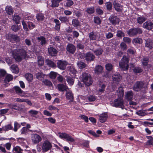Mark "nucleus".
<instances>
[{"label":"nucleus","mask_w":153,"mask_h":153,"mask_svg":"<svg viewBox=\"0 0 153 153\" xmlns=\"http://www.w3.org/2000/svg\"><path fill=\"white\" fill-rule=\"evenodd\" d=\"M26 51L23 48L17 49L14 51L12 53L13 58L18 62H21L27 56Z\"/></svg>","instance_id":"1"},{"label":"nucleus","mask_w":153,"mask_h":153,"mask_svg":"<svg viewBox=\"0 0 153 153\" xmlns=\"http://www.w3.org/2000/svg\"><path fill=\"white\" fill-rule=\"evenodd\" d=\"M147 86V83L141 81L136 82L133 86V90L136 91H139L142 89H146Z\"/></svg>","instance_id":"2"},{"label":"nucleus","mask_w":153,"mask_h":153,"mask_svg":"<svg viewBox=\"0 0 153 153\" xmlns=\"http://www.w3.org/2000/svg\"><path fill=\"white\" fill-rule=\"evenodd\" d=\"M82 81L87 86H89L92 83L91 78L90 74L85 72L83 73L82 75Z\"/></svg>","instance_id":"3"},{"label":"nucleus","mask_w":153,"mask_h":153,"mask_svg":"<svg viewBox=\"0 0 153 153\" xmlns=\"http://www.w3.org/2000/svg\"><path fill=\"white\" fill-rule=\"evenodd\" d=\"M128 58L126 56H123L119 63L120 68L123 70H127L128 68Z\"/></svg>","instance_id":"4"},{"label":"nucleus","mask_w":153,"mask_h":153,"mask_svg":"<svg viewBox=\"0 0 153 153\" xmlns=\"http://www.w3.org/2000/svg\"><path fill=\"white\" fill-rule=\"evenodd\" d=\"M52 148L51 143L48 140L44 141L42 145V149L44 152H46L51 150Z\"/></svg>","instance_id":"5"},{"label":"nucleus","mask_w":153,"mask_h":153,"mask_svg":"<svg viewBox=\"0 0 153 153\" xmlns=\"http://www.w3.org/2000/svg\"><path fill=\"white\" fill-rule=\"evenodd\" d=\"M57 135L61 139H66L68 141L74 142L75 141L74 139L70 135L66 133L59 132Z\"/></svg>","instance_id":"6"},{"label":"nucleus","mask_w":153,"mask_h":153,"mask_svg":"<svg viewBox=\"0 0 153 153\" xmlns=\"http://www.w3.org/2000/svg\"><path fill=\"white\" fill-rule=\"evenodd\" d=\"M143 32L141 29L138 27L130 29L127 31V33L130 36H134L142 34Z\"/></svg>","instance_id":"7"},{"label":"nucleus","mask_w":153,"mask_h":153,"mask_svg":"<svg viewBox=\"0 0 153 153\" xmlns=\"http://www.w3.org/2000/svg\"><path fill=\"white\" fill-rule=\"evenodd\" d=\"M26 21L23 20L22 22L24 29L26 31H28L35 27V25L31 22H28L26 23Z\"/></svg>","instance_id":"8"},{"label":"nucleus","mask_w":153,"mask_h":153,"mask_svg":"<svg viewBox=\"0 0 153 153\" xmlns=\"http://www.w3.org/2000/svg\"><path fill=\"white\" fill-rule=\"evenodd\" d=\"M31 138L32 142L34 144L39 143L42 140L41 137L37 134H32Z\"/></svg>","instance_id":"9"},{"label":"nucleus","mask_w":153,"mask_h":153,"mask_svg":"<svg viewBox=\"0 0 153 153\" xmlns=\"http://www.w3.org/2000/svg\"><path fill=\"white\" fill-rule=\"evenodd\" d=\"M112 105L115 107H120L123 109L124 106L123 99L121 98L116 99L114 100Z\"/></svg>","instance_id":"10"},{"label":"nucleus","mask_w":153,"mask_h":153,"mask_svg":"<svg viewBox=\"0 0 153 153\" xmlns=\"http://www.w3.org/2000/svg\"><path fill=\"white\" fill-rule=\"evenodd\" d=\"M143 27L147 30H151L153 28V23L150 20H148L143 24Z\"/></svg>","instance_id":"11"},{"label":"nucleus","mask_w":153,"mask_h":153,"mask_svg":"<svg viewBox=\"0 0 153 153\" xmlns=\"http://www.w3.org/2000/svg\"><path fill=\"white\" fill-rule=\"evenodd\" d=\"M57 64L58 68L60 69L64 70L66 68L68 63L66 61L58 60Z\"/></svg>","instance_id":"12"},{"label":"nucleus","mask_w":153,"mask_h":153,"mask_svg":"<svg viewBox=\"0 0 153 153\" xmlns=\"http://www.w3.org/2000/svg\"><path fill=\"white\" fill-rule=\"evenodd\" d=\"M89 37L90 40H100V35L99 33L96 32L93 33V32L89 34Z\"/></svg>","instance_id":"13"},{"label":"nucleus","mask_w":153,"mask_h":153,"mask_svg":"<svg viewBox=\"0 0 153 153\" xmlns=\"http://www.w3.org/2000/svg\"><path fill=\"white\" fill-rule=\"evenodd\" d=\"M85 57V59L87 61H93L95 58V56L90 52L86 53Z\"/></svg>","instance_id":"14"},{"label":"nucleus","mask_w":153,"mask_h":153,"mask_svg":"<svg viewBox=\"0 0 153 153\" xmlns=\"http://www.w3.org/2000/svg\"><path fill=\"white\" fill-rule=\"evenodd\" d=\"M110 22L113 24L116 25L119 23V19L117 16L111 15L109 18Z\"/></svg>","instance_id":"15"},{"label":"nucleus","mask_w":153,"mask_h":153,"mask_svg":"<svg viewBox=\"0 0 153 153\" xmlns=\"http://www.w3.org/2000/svg\"><path fill=\"white\" fill-rule=\"evenodd\" d=\"M66 50L70 53L73 54L76 51V47L73 44H69L67 45Z\"/></svg>","instance_id":"16"},{"label":"nucleus","mask_w":153,"mask_h":153,"mask_svg":"<svg viewBox=\"0 0 153 153\" xmlns=\"http://www.w3.org/2000/svg\"><path fill=\"white\" fill-rule=\"evenodd\" d=\"M39 43L42 46L46 44L47 41L46 38L43 36H40L37 38Z\"/></svg>","instance_id":"17"},{"label":"nucleus","mask_w":153,"mask_h":153,"mask_svg":"<svg viewBox=\"0 0 153 153\" xmlns=\"http://www.w3.org/2000/svg\"><path fill=\"white\" fill-rule=\"evenodd\" d=\"M48 52L49 54L52 56H56L57 51L54 48L52 47H50L48 48Z\"/></svg>","instance_id":"18"},{"label":"nucleus","mask_w":153,"mask_h":153,"mask_svg":"<svg viewBox=\"0 0 153 153\" xmlns=\"http://www.w3.org/2000/svg\"><path fill=\"white\" fill-rule=\"evenodd\" d=\"M57 87L59 90L60 91H67L68 88L65 85L60 84L58 85Z\"/></svg>","instance_id":"19"},{"label":"nucleus","mask_w":153,"mask_h":153,"mask_svg":"<svg viewBox=\"0 0 153 153\" xmlns=\"http://www.w3.org/2000/svg\"><path fill=\"white\" fill-rule=\"evenodd\" d=\"M114 7L116 10L118 12L122 11V7L121 5L117 3L116 1H114L113 3Z\"/></svg>","instance_id":"20"},{"label":"nucleus","mask_w":153,"mask_h":153,"mask_svg":"<svg viewBox=\"0 0 153 153\" xmlns=\"http://www.w3.org/2000/svg\"><path fill=\"white\" fill-rule=\"evenodd\" d=\"M133 94L132 91H128L126 94L125 98L126 99L130 100L133 97Z\"/></svg>","instance_id":"21"},{"label":"nucleus","mask_w":153,"mask_h":153,"mask_svg":"<svg viewBox=\"0 0 153 153\" xmlns=\"http://www.w3.org/2000/svg\"><path fill=\"white\" fill-rule=\"evenodd\" d=\"M131 65V67L133 68V70L135 73H140L142 72L143 70L140 67H135L133 64H132Z\"/></svg>","instance_id":"22"},{"label":"nucleus","mask_w":153,"mask_h":153,"mask_svg":"<svg viewBox=\"0 0 153 153\" xmlns=\"http://www.w3.org/2000/svg\"><path fill=\"white\" fill-rule=\"evenodd\" d=\"M45 63L49 66L52 68H55L56 67V64L55 63L51 60L49 59H46L45 61Z\"/></svg>","instance_id":"23"},{"label":"nucleus","mask_w":153,"mask_h":153,"mask_svg":"<svg viewBox=\"0 0 153 153\" xmlns=\"http://www.w3.org/2000/svg\"><path fill=\"white\" fill-rule=\"evenodd\" d=\"M145 46L150 49H152V41L150 39H148L146 40H145Z\"/></svg>","instance_id":"24"},{"label":"nucleus","mask_w":153,"mask_h":153,"mask_svg":"<svg viewBox=\"0 0 153 153\" xmlns=\"http://www.w3.org/2000/svg\"><path fill=\"white\" fill-rule=\"evenodd\" d=\"M112 78L114 82H119L121 79V76L118 74L113 75Z\"/></svg>","instance_id":"25"},{"label":"nucleus","mask_w":153,"mask_h":153,"mask_svg":"<svg viewBox=\"0 0 153 153\" xmlns=\"http://www.w3.org/2000/svg\"><path fill=\"white\" fill-rule=\"evenodd\" d=\"M62 1V0H52L51 7H58L59 5V3Z\"/></svg>","instance_id":"26"},{"label":"nucleus","mask_w":153,"mask_h":153,"mask_svg":"<svg viewBox=\"0 0 153 153\" xmlns=\"http://www.w3.org/2000/svg\"><path fill=\"white\" fill-rule=\"evenodd\" d=\"M8 39L16 41H19L20 39L19 37L18 36L14 34H10Z\"/></svg>","instance_id":"27"},{"label":"nucleus","mask_w":153,"mask_h":153,"mask_svg":"<svg viewBox=\"0 0 153 153\" xmlns=\"http://www.w3.org/2000/svg\"><path fill=\"white\" fill-rule=\"evenodd\" d=\"M13 76L11 75L10 74H7L4 79L5 82L8 83L13 79Z\"/></svg>","instance_id":"28"},{"label":"nucleus","mask_w":153,"mask_h":153,"mask_svg":"<svg viewBox=\"0 0 153 153\" xmlns=\"http://www.w3.org/2000/svg\"><path fill=\"white\" fill-rule=\"evenodd\" d=\"M146 19V18L143 16H140L138 17L137 19V22L138 24H142L145 21Z\"/></svg>","instance_id":"29"},{"label":"nucleus","mask_w":153,"mask_h":153,"mask_svg":"<svg viewBox=\"0 0 153 153\" xmlns=\"http://www.w3.org/2000/svg\"><path fill=\"white\" fill-rule=\"evenodd\" d=\"M66 98L68 100H72L73 99V94L72 92L70 91H66Z\"/></svg>","instance_id":"30"},{"label":"nucleus","mask_w":153,"mask_h":153,"mask_svg":"<svg viewBox=\"0 0 153 153\" xmlns=\"http://www.w3.org/2000/svg\"><path fill=\"white\" fill-rule=\"evenodd\" d=\"M103 70L102 66L99 65L96 66L95 69V73L97 74L101 73Z\"/></svg>","instance_id":"31"},{"label":"nucleus","mask_w":153,"mask_h":153,"mask_svg":"<svg viewBox=\"0 0 153 153\" xmlns=\"http://www.w3.org/2000/svg\"><path fill=\"white\" fill-rule=\"evenodd\" d=\"M20 19V17L17 14H15L13 16V21L15 22V23L17 24L19 23Z\"/></svg>","instance_id":"32"},{"label":"nucleus","mask_w":153,"mask_h":153,"mask_svg":"<svg viewBox=\"0 0 153 153\" xmlns=\"http://www.w3.org/2000/svg\"><path fill=\"white\" fill-rule=\"evenodd\" d=\"M132 42L133 44H142L143 43V40L139 38H136L133 39Z\"/></svg>","instance_id":"33"},{"label":"nucleus","mask_w":153,"mask_h":153,"mask_svg":"<svg viewBox=\"0 0 153 153\" xmlns=\"http://www.w3.org/2000/svg\"><path fill=\"white\" fill-rule=\"evenodd\" d=\"M85 11L87 12V13L89 14H91L94 13L95 11L94 8V7H88L86 9Z\"/></svg>","instance_id":"34"},{"label":"nucleus","mask_w":153,"mask_h":153,"mask_svg":"<svg viewBox=\"0 0 153 153\" xmlns=\"http://www.w3.org/2000/svg\"><path fill=\"white\" fill-rule=\"evenodd\" d=\"M6 11L7 13L9 15H11L13 13V10L11 6H7L6 7Z\"/></svg>","instance_id":"35"},{"label":"nucleus","mask_w":153,"mask_h":153,"mask_svg":"<svg viewBox=\"0 0 153 153\" xmlns=\"http://www.w3.org/2000/svg\"><path fill=\"white\" fill-rule=\"evenodd\" d=\"M149 62V58L147 57H144L142 60V62L143 65L144 66H146Z\"/></svg>","instance_id":"36"},{"label":"nucleus","mask_w":153,"mask_h":153,"mask_svg":"<svg viewBox=\"0 0 153 153\" xmlns=\"http://www.w3.org/2000/svg\"><path fill=\"white\" fill-rule=\"evenodd\" d=\"M10 68L12 69V71L13 73L15 74L18 73L19 68L17 65H13L11 66Z\"/></svg>","instance_id":"37"},{"label":"nucleus","mask_w":153,"mask_h":153,"mask_svg":"<svg viewBox=\"0 0 153 153\" xmlns=\"http://www.w3.org/2000/svg\"><path fill=\"white\" fill-rule=\"evenodd\" d=\"M77 65L80 69L84 68L86 66V65L85 63L80 61L78 62L77 63Z\"/></svg>","instance_id":"38"},{"label":"nucleus","mask_w":153,"mask_h":153,"mask_svg":"<svg viewBox=\"0 0 153 153\" xmlns=\"http://www.w3.org/2000/svg\"><path fill=\"white\" fill-rule=\"evenodd\" d=\"M36 18L38 21H42L44 19V14L41 13H39L37 14Z\"/></svg>","instance_id":"39"},{"label":"nucleus","mask_w":153,"mask_h":153,"mask_svg":"<svg viewBox=\"0 0 153 153\" xmlns=\"http://www.w3.org/2000/svg\"><path fill=\"white\" fill-rule=\"evenodd\" d=\"M103 51L102 49L100 48L94 50L93 52L96 55L98 56L101 55Z\"/></svg>","instance_id":"40"},{"label":"nucleus","mask_w":153,"mask_h":153,"mask_svg":"<svg viewBox=\"0 0 153 153\" xmlns=\"http://www.w3.org/2000/svg\"><path fill=\"white\" fill-rule=\"evenodd\" d=\"M105 67L107 71H110L113 69V66L111 63H108L105 65Z\"/></svg>","instance_id":"41"},{"label":"nucleus","mask_w":153,"mask_h":153,"mask_svg":"<svg viewBox=\"0 0 153 153\" xmlns=\"http://www.w3.org/2000/svg\"><path fill=\"white\" fill-rule=\"evenodd\" d=\"M107 115H100L99 120L100 122L104 123L105 122L107 118Z\"/></svg>","instance_id":"42"},{"label":"nucleus","mask_w":153,"mask_h":153,"mask_svg":"<svg viewBox=\"0 0 153 153\" xmlns=\"http://www.w3.org/2000/svg\"><path fill=\"white\" fill-rule=\"evenodd\" d=\"M146 137L149 139L147 143L150 145H153V137L151 136H146Z\"/></svg>","instance_id":"43"},{"label":"nucleus","mask_w":153,"mask_h":153,"mask_svg":"<svg viewBox=\"0 0 153 153\" xmlns=\"http://www.w3.org/2000/svg\"><path fill=\"white\" fill-rule=\"evenodd\" d=\"M42 82L46 85L48 86L49 87H51L52 88H53V86L51 82L48 79H45L43 80Z\"/></svg>","instance_id":"44"},{"label":"nucleus","mask_w":153,"mask_h":153,"mask_svg":"<svg viewBox=\"0 0 153 153\" xmlns=\"http://www.w3.org/2000/svg\"><path fill=\"white\" fill-rule=\"evenodd\" d=\"M13 88L17 94H22L23 92V91L19 86H16Z\"/></svg>","instance_id":"45"},{"label":"nucleus","mask_w":153,"mask_h":153,"mask_svg":"<svg viewBox=\"0 0 153 153\" xmlns=\"http://www.w3.org/2000/svg\"><path fill=\"white\" fill-rule=\"evenodd\" d=\"M68 70L70 72V73H71L74 74H75L76 72V70L73 66H70L68 68Z\"/></svg>","instance_id":"46"},{"label":"nucleus","mask_w":153,"mask_h":153,"mask_svg":"<svg viewBox=\"0 0 153 153\" xmlns=\"http://www.w3.org/2000/svg\"><path fill=\"white\" fill-rule=\"evenodd\" d=\"M22 150L18 146L15 147L13 149V151L15 153H22Z\"/></svg>","instance_id":"47"},{"label":"nucleus","mask_w":153,"mask_h":153,"mask_svg":"<svg viewBox=\"0 0 153 153\" xmlns=\"http://www.w3.org/2000/svg\"><path fill=\"white\" fill-rule=\"evenodd\" d=\"M25 77L28 81H31L33 79V75L30 74H27L25 75Z\"/></svg>","instance_id":"48"},{"label":"nucleus","mask_w":153,"mask_h":153,"mask_svg":"<svg viewBox=\"0 0 153 153\" xmlns=\"http://www.w3.org/2000/svg\"><path fill=\"white\" fill-rule=\"evenodd\" d=\"M36 76L38 79H42L44 78V75L42 73L39 72L36 74Z\"/></svg>","instance_id":"49"},{"label":"nucleus","mask_w":153,"mask_h":153,"mask_svg":"<svg viewBox=\"0 0 153 153\" xmlns=\"http://www.w3.org/2000/svg\"><path fill=\"white\" fill-rule=\"evenodd\" d=\"M67 1L66 2L65 6L66 7H69L74 4V2L72 0H67Z\"/></svg>","instance_id":"50"},{"label":"nucleus","mask_w":153,"mask_h":153,"mask_svg":"<svg viewBox=\"0 0 153 153\" xmlns=\"http://www.w3.org/2000/svg\"><path fill=\"white\" fill-rule=\"evenodd\" d=\"M57 73L53 71H51L49 74L50 77L51 79H54L56 76Z\"/></svg>","instance_id":"51"},{"label":"nucleus","mask_w":153,"mask_h":153,"mask_svg":"<svg viewBox=\"0 0 153 153\" xmlns=\"http://www.w3.org/2000/svg\"><path fill=\"white\" fill-rule=\"evenodd\" d=\"M117 36L119 37L122 38V36H125L124 33L121 30H118L117 31Z\"/></svg>","instance_id":"52"},{"label":"nucleus","mask_w":153,"mask_h":153,"mask_svg":"<svg viewBox=\"0 0 153 153\" xmlns=\"http://www.w3.org/2000/svg\"><path fill=\"white\" fill-rule=\"evenodd\" d=\"M67 80L69 84L72 85L74 83V80L73 79L70 77H67Z\"/></svg>","instance_id":"53"},{"label":"nucleus","mask_w":153,"mask_h":153,"mask_svg":"<svg viewBox=\"0 0 153 153\" xmlns=\"http://www.w3.org/2000/svg\"><path fill=\"white\" fill-rule=\"evenodd\" d=\"M21 131L22 134L26 135L27 133L28 130L26 127H23L21 129Z\"/></svg>","instance_id":"54"},{"label":"nucleus","mask_w":153,"mask_h":153,"mask_svg":"<svg viewBox=\"0 0 153 153\" xmlns=\"http://www.w3.org/2000/svg\"><path fill=\"white\" fill-rule=\"evenodd\" d=\"M94 22L95 23L97 24H99L101 23V21L100 19L97 16L94 17Z\"/></svg>","instance_id":"55"},{"label":"nucleus","mask_w":153,"mask_h":153,"mask_svg":"<svg viewBox=\"0 0 153 153\" xmlns=\"http://www.w3.org/2000/svg\"><path fill=\"white\" fill-rule=\"evenodd\" d=\"M20 125L17 122H15L14 123V131H16L20 127Z\"/></svg>","instance_id":"56"},{"label":"nucleus","mask_w":153,"mask_h":153,"mask_svg":"<svg viewBox=\"0 0 153 153\" xmlns=\"http://www.w3.org/2000/svg\"><path fill=\"white\" fill-rule=\"evenodd\" d=\"M59 19L61 22H65L68 21V19L66 16H60L59 17Z\"/></svg>","instance_id":"57"},{"label":"nucleus","mask_w":153,"mask_h":153,"mask_svg":"<svg viewBox=\"0 0 153 153\" xmlns=\"http://www.w3.org/2000/svg\"><path fill=\"white\" fill-rule=\"evenodd\" d=\"M12 126L11 124L6 126L3 128V129L4 131H8L9 129H11L12 128Z\"/></svg>","instance_id":"58"},{"label":"nucleus","mask_w":153,"mask_h":153,"mask_svg":"<svg viewBox=\"0 0 153 153\" xmlns=\"http://www.w3.org/2000/svg\"><path fill=\"white\" fill-rule=\"evenodd\" d=\"M72 23L74 27H77L79 25V22L76 19H73L72 21Z\"/></svg>","instance_id":"59"},{"label":"nucleus","mask_w":153,"mask_h":153,"mask_svg":"<svg viewBox=\"0 0 153 153\" xmlns=\"http://www.w3.org/2000/svg\"><path fill=\"white\" fill-rule=\"evenodd\" d=\"M123 41L129 44L131 42V39L128 37H125L123 38Z\"/></svg>","instance_id":"60"},{"label":"nucleus","mask_w":153,"mask_h":153,"mask_svg":"<svg viewBox=\"0 0 153 153\" xmlns=\"http://www.w3.org/2000/svg\"><path fill=\"white\" fill-rule=\"evenodd\" d=\"M76 47L79 49H82L84 48V46L82 43L79 42L77 44Z\"/></svg>","instance_id":"61"},{"label":"nucleus","mask_w":153,"mask_h":153,"mask_svg":"<svg viewBox=\"0 0 153 153\" xmlns=\"http://www.w3.org/2000/svg\"><path fill=\"white\" fill-rule=\"evenodd\" d=\"M12 29L15 32H16L18 31L19 28L18 25H13L11 26Z\"/></svg>","instance_id":"62"},{"label":"nucleus","mask_w":153,"mask_h":153,"mask_svg":"<svg viewBox=\"0 0 153 153\" xmlns=\"http://www.w3.org/2000/svg\"><path fill=\"white\" fill-rule=\"evenodd\" d=\"M120 46L121 49L123 50H126L127 48V45L125 43L123 42H122L120 44Z\"/></svg>","instance_id":"63"},{"label":"nucleus","mask_w":153,"mask_h":153,"mask_svg":"<svg viewBox=\"0 0 153 153\" xmlns=\"http://www.w3.org/2000/svg\"><path fill=\"white\" fill-rule=\"evenodd\" d=\"M106 5L107 9L108 10H111L112 7V4L110 2H107L106 3Z\"/></svg>","instance_id":"64"}]
</instances>
